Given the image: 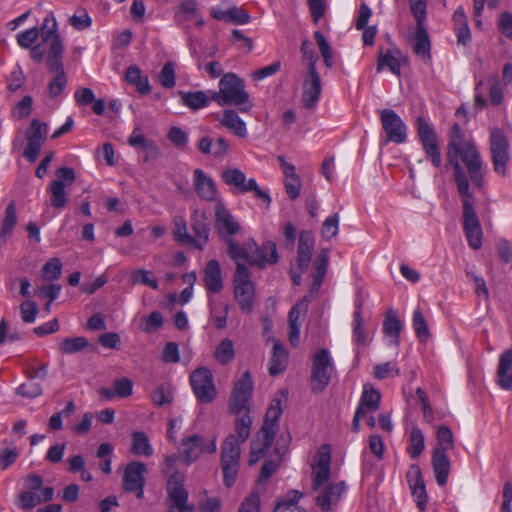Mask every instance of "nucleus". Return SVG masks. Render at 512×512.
<instances>
[{
  "instance_id": "4be33fe9",
  "label": "nucleus",
  "mask_w": 512,
  "mask_h": 512,
  "mask_svg": "<svg viewBox=\"0 0 512 512\" xmlns=\"http://www.w3.org/2000/svg\"><path fill=\"white\" fill-rule=\"evenodd\" d=\"M321 79L316 69H309L303 81L302 102L306 108L314 107L321 95Z\"/></svg>"
},
{
  "instance_id": "13d9d810",
  "label": "nucleus",
  "mask_w": 512,
  "mask_h": 512,
  "mask_svg": "<svg viewBox=\"0 0 512 512\" xmlns=\"http://www.w3.org/2000/svg\"><path fill=\"white\" fill-rule=\"evenodd\" d=\"M314 38L318 45V48L320 50L321 56L324 59V63L328 68L333 67L334 60H333V53L331 46L325 36L320 31L314 32Z\"/></svg>"
},
{
  "instance_id": "cd10ccee",
  "label": "nucleus",
  "mask_w": 512,
  "mask_h": 512,
  "mask_svg": "<svg viewBox=\"0 0 512 512\" xmlns=\"http://www.w3.org/2000/svg\"><path fill=\"white\" fill-rule=\"evenodd\" d=\"M309 299L307 296L300 299L289 312V341L293 346H297L300 339L301 315H305L308 310Z\"/></svg>"
},
{
  "instance_id": "58836bf2",
  "label": "nucleus",
  "mask_w": 512,
  "mask_h": 512,
  "mask_svg": "<svg viewBox=\"0 0 512 512\" xmlns=\"http://www.w3.org/2000/svg\"><path fill=\"white\" fill-rule=\"evenodd\" d=\"M432 467L437 484L444 486L447 483L451 467V462L447 454L440 451H433Z\"/></svg>"
},
{
  "instance_id": "3c124183",
  "label": "nucleus",
  "mask_w": 512,
  "mask_h": 512,
  "mask_svg": "<svg viewBox=\"0 0 512 512\" xmlns=\"http://www.w3.org/2000/svg\"><path fill=\"white\" fill-rule=\"evenodd\" d=\"M425 448V438L422 431L417 427H413L409 436V445L407 451L411 458H418Z\"/></svg>"
},
{
  "instance_id": "f257e3e1",
  "label": "nucleus",
  "mask_w": 512,
  "mask_h": 512,
  "mask_svg": "<svg viewBox=\"0 0 512 512\" xmlns=\"http://www.w3.org/2000/svg\"><path fill=\"white\" fill-rule=\"evenodd\" d=\"M446 156L454 169V180L460 196L472 194L469 179L474 186L483 187L487 166L475 141L467 139L457 123L452 127Z\"/></svg>"
},
{
  "instance_id": "7ed1b4c3",
  "label": "nucleus",
  "mask_w": 512,
  "mask_h": 512,
  "mask_svg": "<svg viewBox=\"0 0 512 512\" xmlns=\"http://www.w3.org/2000/svg\"><path fill=\"white\" fill-rule=\"evenodd\" d=\"M234 299L244 313H251L255 302V286L244 264H238L233 280Z\"/></svg>"
},
{
  "instance_id": "20e7f679",
  "label": "nucleus",
  "mask_w": 512,
  "mask_h": 512,
  "mask_svg": "<svg viewBox=\"0 0 512 512\" xmlns=\"http://www.w3.org/2000/svg\"><path fill=\"white\" fill-rule=\"evenodd\" d=\"M239 441L234 434L226 437L221 451V466L223 480L226 487H232L236 481L239 470L241 448Z\"/></svg>"
},
{
  "instance_id": "69168bd1",
  "label": "nucleus",
  "mask_w": 512,
  "mask_h": 512,
  "mask_svg": "<svg viewBox=\"0 0 512 512\" xmlns=\"http://www.w3.org/2000/svg\"><path fill=\"white\" fill-rule=\"evenodd\" d=\"M409 6L411 13L416 20V26H425V20L427 17L426 0H409Z\"/></svg>"
},
{
  "instance_id": "c85d7f7f",
  "label": "nucleus",
  "mask_w": 512,
  "mask_h": 512,
  "mask_svg": "<svg viewBox=\"0 0 512 512\" xmlns=\"http://www.w3.org/2000/svg\"><path fill=\"white\" fill-rule=\"evenodd\" d=\"M250 255V264L259 267L276 263L278 260L277 248L273 242H267L260 247L254 242V247L253 250L250 251Z\"/></svg>"
},
{
  "instance_id": "c756f323",
  "label": "nucleus",
  "mask_w": 512,
  "mask_h": 512,
  "mask_svg": "<svg viewBox=\"0 0 512 512\" xmlns=\"http://www.w3.org/2000/svg\"><path fill=\"white\" fill-rule=\"evenodd\" d=\"M288 399V392L286 390H281L276 393L274 396L270 407L266 412L265 421L263 426L265 429H271L277 431L278 429V420L283 413V407L286 404Z\"/></svg>"
},
{
  "instance_id": "864d4df0",
  "label": "nucleus",
  "mask_w": 512,
  "mask_h": 512,
  "mask_svg": "<svg viewBox=\"0 0 512 512\" xmlns=\"http://www.w3.org/2000/svg\"><path fill=\"white\" fill-rule=\"evenodd\" d=\"M452 449H454V436L451 429L447 426H440L437 431V447L434 451L447 454Z\"/></svg>"
},
{
  "instance_id": "4c0bfd02",
  "label": "nucleus",
  "mask_w": 512,
  "mask_h": 512,
  "mask_svg": "<svg viewBox=\"0 0 512 512\" xmlns=\"http://www.w3.org/2000/svg\"><path fill=\"white\" fill-rule=\"evenodd\" d=\"M402 330V322L393 310L386 313L383 323V333L388 338V344L392 346H399L400 333Z\"/></svg>"
},
{
  "instance_id": "2f4dec72",
  "label": "nucleus",
  "mask_w": 512,
  "mask_h": 512,
  "mask_svg": "<svg viewBox=\"0 0 512 512\" xmlns=\"http://www.w3.org/2000/svg\"><path fill=\"white\" fill-rule=\"evenodd\" d=\"M203 279L208 292L216 294L223 289L222 270L217 260L212 259L207 262Z\"/></svg>"
},
{
  "instance_id": "680f3d73",
  "label": "nucleus",
  "mask_w": 512,
  "mask_h": 512,
  "mask_svg": "<svg viewBox=\"0 0 512 512\" xmlns=\"http://www.w3.org/2000/svg\"><path fill=\"white\" fill-rule=\"evenodd\" d=\"M69 24L76 30H84L92 25V19L84 8H79L69 17Z\"/></svg>"
},
{
  "instance_id": "473e14b6",
  "label": "nucleus",
  "mask_w": 512,
  "mask_h": 512,
  "mask_svg": "<svg viewBox=\"0 0 512 512\" xmlns=\"http://www.w3.org/2000/svg\"><path fill=\"white\" fill-rule=\"evenodd\" d=\"M178 95L180 96L182 105L193 111L203 109L214 101L212 98V91H179Z\"/></svg>"
},
{
  "instance_id": "a19ab883",
  "label": "nucleus",
  "mask_w": 512,
  "mask_h": 512,
  "mask_svg": "<svg viewBox=\"0 0 512 512\" xmlns=\"http://www.w3.org/2000/svg\"><path fill=\"white\" fill-rule=\"evenodd\" d=\"M352 337L353 341L358 346H364L368 343V335L364 327V320L362 318V302H355V310L353 313L352 322Z\"/></svg>"
},
{
  "instance_id": "423d86ee",
  "label": "nucleus",
  "mask_w": 512,
  "mask_h": 512,
  "mask_svg": "<svg viewBox=\"0 0 512 512\" xmlns=\"http://www.w3.org/2000/svg\"><path fill=\"white\" fill-rule=\"evenodd\" d=\"M489 151L494 171L504 175L510 159V145L505 133L498 127L490 131Z\"/></svg>"
},
{
  "instance_id": "8fccbe9b",
  "label": "nucleus",
  "mask_w": 512,
  "mask_h": 512,
  "mask_svg": "<svg viewBox=\"0 0 512 512\" xmlns=\"http://www.w3.org/2000/svg\"><path fill=\"white\" fill-rule=\"evenodd\" d=\"M173 237L174 240L182 245H192V235L188 232L186 219L177 215L173 218Z\"/></svg>"
},
{
  "instance_id": "39448f33",
  "label": "nucleus",
  "mask_w": 512,
  "mask_h": 512,
  "mask_svg": "<svg viewBox=\"0 0 512 512\" xmlns=\"http://www.w3.org/2000/svg\"><path fill=\"white\" fill-rule=\"evenodd\" d=\"M334 365L327 349L318 350L312 360L311 367V389L315 393H320L329 385Z\"/></svg>"
},
{
  "instance_id": "e433bc0d",
  "label": "nucleus",
  "mask_w": 512,
  "mask_h": 512,
  "mask_svg": "<svg viewBox=\"0 0 512 512\" xmlns=\"http://www.w3.org/2000/svg\"><path fill=\"white\" fill-rule=\"evenodd\" d=\"M228 313L229 305L227 303L209 298V321L216 329L223 330L226 328Z\"/></svg>"
},
{
  "instance_id": "0eeeda50",
  "label": "nucleus",
  "mask_w": 512,
  "mask_h": 512,
  "mask_svg": "<svg viewBox=\"0 0 512 512\" xmlns=\"http://www.w3.org/2000/svg\"><path fill=\"white\" fill-rule=\"evenodd\" d=\"M463 208V230L472 249H479L482 245V228L474 209L472 194L461 196Z\"/></svg>"
},
{
  "instance_id": "a878e982",
  "label": "nucleus",
  "mask_w": 512,
  "mask_h": 512,
  "mask_svg": "<svg viewBox=\"0 0 512 512\" xmlns=\"http://www.w3.org/2000/svg\"><path fill=\"white\" fill-rule=\"evenodd\" d=\"M54 489L52 487H44L40 492L25 491L18 495L15 504L24 511H28L37 505L52 500Z\"/></svg>"
},
{
  "instance_id": "f8f14e48",
  "label": "nucleus",
  "mask_w": 512,
  "mask_h": 512,
  "mask_svg": "<svg viewBox=\"0 0 512 512\" xmlns=\"http://www.w3.org/2000/svg\"><path fill=\"white\" fill-rule=\"evenodd\" d=\"M190 384L198 400L202 403L212 402L217 390L213 382L212 372L205 367L196 369L190 375Z\"/></svg>"
},
{
  "instance_id": "f704fd0d",
  "label": "nucleus",
  "mask_w": 512,
  "mask_h": 512,
  "mask_svg": "<svg viewBox=\"0 0 512 512\" xmlns=\"http://www.w3.org/2000/svg\"><path fill=\"white\" fill-rule=\"evenodd\" d=\"M381 394L380 392L374 388V386L370 383H366L363 386V391L359 400V404L357 406V410L362 413L368 414L373 413L378 410L380 406Z\"/></svg>"
},
{
  "instance_id": "7c9ffc66",
  "label": "nucleus",
  "mask_w": 512,
  "mask_h": 512,
  "mask_svg": "<svg viewBox=\"0 0 512 512\" xmlns=\"http://www.w3.org/2000/svg\"><path fill=\"white\" fill-rule=\"evenodd\" d=\"M497 384L503 390H512V348L499 356Z\"/></svg>"
},
{
  "instance_id": "c9c22d12",
  "label": "nucleus",
  "mask_w": 512,
  "mask_h": 512,
  "mask_svg": "<svg viewBox=\"0 0 512 512\" xmlns=\"http://www.w3.org/2000/svg\"><path fill=\"white\" fill-rule=\"evenodd\" d=\"M315 240L310 232L303 231L299 237L297 265L301 270H305L311 261L314 251Z\"/></svg>"
},
{
  "instance_id": "5fc2aeb1",
  "label": "nucleus",
  "mask_w": 512,
  "mask_h": 512,
  "mask_svg": "<svg viewBox=\"0 0 512 512\" xmlns=\"http://www.w3.org/2000/svg\"><path fill=\"white\" fill-rule=\"evenodd\" d=\"M396 54H399V52H393L388 50L384 54L381 53L377 61V70L380 71L384 67H388L393 74L399 75L401 64Z\"/></svg>"
},
{
  "instance_id": "ddd939ff",
  "label": "nucleus",
  "mask_w": 512,
  "mask_h": 512,
  "mask_svg": "<svg viewBox=\"0 0 512 512\" xmlns=\"http://www.w3.org/2000/svg\"><path fill=\"white\" fill-rule=\"evenodd\" d=\"M48 127L46 123H41L38 119H33L26 131L27 145L23 152V157L29 162H35L39 156L40 150L47 138Z\"/></svg>"
},
{
  "instance_id": "37998d69",
  "label": "nucleus",
  "mask_w": 512,
  "mask_h": 512,
  "mask_svg": "<svg viewBox=\"0 0 512 512\" xmlns=\"http://www.w3.org/2000/svg\"><path fill=\"white\" fill-rule=\"evenodd\" d=\"M125 80L128 84L135 86L137 92L141 95H147L151 92L148 77L143 76L141 69L136 65L127 68Z\"/></svg>"
},
{
  "instance_id": "c03bdc74",
  "label": "nucleus",
  "mask_w": 512,
  "mask_h": 512,
  "mask_svg": "<svg viewBox=\"0 0 512 512\" xmlns=\"http://www.w3.org/2000/svg\"><path fill=\"white\" fill-rule=\"evenodd\" d=\"M288 362V355L279 340H275L273 343L272 357L269 366L270 375H278L282 373Z\"/></svg>"
},
{
  "instance_id": "bf43d9fd",
  "label": "nucleus",
  "mask_w": 512,
  "mask_h": 512,
  "mask_svg": "<svg viewBox=\"0 0 512 512\" xmlns=\"http://www.w3.org/2000/svg\"><path fill=\"white\" fill-rule=\"evenodd\" d=\"M328 251L322 250L314 262L313 278H316V286L321 285L328 267Z\"/></svg>"
},
{
  "instance_id": "6ab92c4d",
  "label": "nucleus",
  "mask_w": 512,
  "mask_h": 512,
  "mask_svg": "<svg viewBox=\"0 0 512 512\" xmlns=\"http://www.w3.org/2000/svg\"><path fill=\"white\" fill-rule=\"evenodd\" d=\"M190 225L193 231L192 246L203 250L210 236V221L206 212L201 209H194L190 216Z\"/></svg>"
},
{
  "instance_id": "052dcab7",
  "label": "nucleus",
  "mask_w": 512,
  "mask_h": 512,
  "mask_svg": "<svg viewBox=\"0 0 512 512\" xmlns=\"http://www.w3.org/2000/svg\"><path fill=\"white\" fill-rule=\"evenodd\" d=\"M62 263L59 258L49 259L42 268V276L45 280L54 281L60 278Z\"/></svg>"
},
{
  "instance_id": "de8ad7c7",
  "label": "nucleus",
  "mask_w": 512,
  "mask_h": 512,
  "mask_svg": "<svg viewBox=\"0 0 512 512\" xmlns=\"http://www.w3.org/2000/svg\"><path fill=\"white\" fill-rule=\"evenodd\" d=\"M234 357L235 349L233 341L228 338L223 339L215 348V360L222 365H226L232 362Z\"/></svg>"
},
{
  "instance_id": "79ce46f5",
  "label": "nucleus",
  "mask_w": 512,
  "mask_h": 512,
  "mask_svg": "<svg viewBox=\"0 0 512 512\" xmlns=\"http://www.w3.org/2000/svg\"><path fill=\"white\" fill-rule=\"evenodd\" d=\"M430 39L425 26H416L415 35L413 38V51L417 56H420L424 61L431 59L430 54Z\"/></svg>"
},
{
  "instance_id": "1a4fd4ad",
  "label": "nucleus",
  "mask_w": 512,
  "mask_h": 512,
  "mask_svg": "<svg viewBox=\"0 0 512 512\" xmlns=\"http://www.w3.org/2000/svg\"><path fill=\"white\" fill-rule=\"evenodd\" d=\"M55 174L57 178L50 183L48 192L51 195V205L62 209L67 204L66 187L75 181L76 174L74 169L65 166L58 168Z\"/></svg>"
},
{
  "instance_id": "2eb2a0df",
  "label": "nucleus",
  "mask_w": 512,
  "mask_h": 512,
  "mask_svg": "<svg viewBox=\"0 0 512 512\" xmlns=\"http://www.w3.org/2000/svg\"><path fill=\"white\" fill-rule=\"evenodd\" d=\"M312 490L318 491L326 484L331 475V453L329 446L323 445L314 457L311 465Z\"/></svg>"
},
{
  "instance_id": "412c9836",
  "label": "nucleus",
  "mask_w": 512,
  "mask_h": 512,
  "mask_svg": "<svg viewBox=\"0 0 512 512\" xmlns=\"http://www.w3.org/2000/svg\"><path fill=\"white\" fill-rule=\"evenodd\" d=\"M167 492L173 505L167 512H192L193 506L187 504L188 494L180 483V477L174 475L168 480Z\"/></svg>"
},
{
  "instance_id": "09e8293b",
  "label": "nucleus",
  "mask_w": 512,
  "mask_h": 512,
  "mask_svg": "<svg viewBox=\"0 0 512 512\" xmlns=\"http://www.w3.org/2000/svg\"><path fill=\"white\" fill-rule=\"evenodd\" d=\"M131 451L133 454L138 456L149 457L153 454V448L145 433L140 431L133 433Z\"/></svg>"
},
{
  "instance_id": "603ef678",
  "label": "nucleus",
  "mask_w": 512,
  "mask_h": 512,
  "mask_svg": "<svg viewBox=\"0 0 512 512\" xmlns=\"http://www.w3.org/2000/svg\"><path fill=\"white\" fill-rule=\"evenodd\" d=\"M236 416L237 419L235 421V436L239 443H244L250 436L252 418L250 413L247 412Z\"/></svg>"
},
{
  "instance_id": "bb28decb",
  "label": "nucleus",
  "mask_w": 512,
  "mask_h": 512,
  "mask_svg": "<svg viewBox=\"0 0 512 512\" xmlns=\"http://www.w3.org/2000/svg\"><path fill=\"white\" fill-rule=\"evenodd\" d=\"M346 489L347 487L344 481L329 484L317 496L316 502L318 506L324 511L331 510L332 507L340 501Z\"/></svg>"
},
{
  "instance_id": "a18cd8bd",
  "label": "nucleus",
  "mask_w": 512,
  "mask_h": 512,
  "mask_svg": "<svg viewBox=\"0 0 512 512\" xmlns=\"http://www.w3.org/2000/svg\"><path fill=\"white\" fill-rule=\"evenodd\" d=\"M224 242L227 245V253L229 257L234 260L237 265L242 264V261L250 263V251H252L254 247L253 240L247 241L243 246H239L233 239H228Z\"/></svg>"
},
{
  "instance_id": "49530a36",
  "label": "nucleus",
  "mask_w": 512,
  "mask_h": 512,
  "mask_svg": "<svg viewBox=\"0 0 512 512\" xmlns=\"http://www.w3.org/2000/svg\"><path fill=\"white\" fill-rule=\"evenodd\" d=\"M17 224L16 207L11 202L5 209V215L0 222V244H4L13 233Z\"/></svg>"
},
{
  "instance_id": "ea45409f",
  "label": "nucleus",
  "mask_w": 512,
  "mask_h": 512,
  "mask_svg": "<svg viewBox=\"0 0 512 512\" xmlns=\"http://www.w3.org/2000/svg\"><path fill=\"white\" fill-rule=\"evenodd\" d=\"M452 19L458 44L466 45L471 40V33L464 9L458 7L453 13Z\"/></svg>"
},
{
  "instance_id": "774afa93",
  "label": "nucleus",
  "mask_w": 512,
  "mask_h": 512,
  "mask_svg": "<svg viewBox=\"0 0 512 512\" xmlns=\"http://www.w3.org/2000/svg\"><path fill=\"white\" fill-rule=\"evenodd\" d=\"M158 80L164 88L171 89L175 86V68L172 62L165 63L158 75Z\"/></svg>"
},
{
  "instance_id": "72a5a7b5",
  "label": "nucleus",
  "mask_w": 512,
  "mask_h": 512,
  "mask_svg": "<svg viewBox=\"0 0 512 512\" xmlns=\"http://www.w3.org/2000/svg\"><path fill=\"white\" fill-rule=\"evenodd\" d=\"M220 125L230 130L239 138H245L248 135L247 126L244 120L240 118L238 113L232 109L223 111L220 117H217Z\"/></svg>"
},
{
  "instance_id": "6e6552de",
  "label": "nucleus",
  "mask_w": 512,
  "mask_h": 512,
  "mask_svg": "<svg viewBox=\"0 0 512 512\" xmlns=\"http://www.w3.org/2000/svg\"><path fill=\"white\" fill-rule=\"evenodd\" d=\"M216 450V437H212L209 441L205 442L202 436L195 434L182 440L180 456L182 461L189 465L195 462L202 453L213 454Z\"/></svg>"
},
{
  "instance_id": "338daca9",
  "label": "nucleus",
  "mask_w": 512,
  "mask_h": 512,
  "mask_svg": "<svg viewBox=\"0 0 512 512\" xmlns=\"http://www.w3.org/2000/svg\"><path fill=\"white\" fill-rule=\"evenodd\" d=\"M400 375V369L391 362L377 364L373 370V376L378 380L387 377H397Z\"/></svg>"
},
{
  "instance_id": "b1692460",
  "label": "nucleus",
  "mask_w": 512,
  "mask_h": 512,
  "mask_svg": "<svg viewBox=\"0 0 512 512\" xmlns=\"http://www.w3.org/2000/svg\"><path fill=\"white\" fill-rule=\"evenodd\" d=\"M277 431L271 429H265V426H262L261 431L256 435V437L251 442V450L249 454V465H255L260 459H262L267 451V449L271 446L275 434Z\"/></svg>"
},
{
  "instance_id": "f3484780",
  "label": "nucleus",
  "mask_w": 512,
  "mask_h": 512,
  "mask_svg": "<svg viewBox=\"0 0 512 512\" xmlns=\"http://www.w3.org/2000/svg\"><path fill=\"white\" fill-rule=\"evenodd\" d=\"M214 225L218 236L223 241L232 239V237L236 235L241 229L239 222L222 202H218L215 206Z\"/></svg>"
},
{
  "instance_id": "e2e57ef3",
  "label": "nucleus",
  "mask_w": 512,
  "mask_h": 512,
  "mask_svg": "<svg viewBox=\"0 0 512 512\" xmlns=\"http://www.w3.org/2000/svg\"><path fill=\"white\" fill-rule=\"evenodd\" d=\"M39 38V29L32 27L19 32L16 35L17 44L23 49H29Z\"/></svg>"
},
{
  "instance_id": "6e6d98bb",
  "label": "nucleus",
  "mask_w": 512,
  "mask_h": 512,
  "mask_svg": "<svg viewBox=\"0 0 512 512\" xmlns=\"http://www.w3.org/2000/svg\"><path fill=\"white\" fill-rule=\"evenodd\" d=\"M88 344V340L85 337H68L61 341L59 350L63 354H74L84 350Z\"/></svg>"
},
{
  "instance_id": "f03ea898",
  "label": "nucleus",
  "mask_w": 512,
  "mask_h": 512,
  "mask_svg": "<svg viewBox=\"0 0 512 512\" xmlns=\"http://www.w3.org/2000/svg\"><path fill=\"white\" fill-rule=\"evenodd\" d=\"M218 86V91H212V98L219 106H237L244 113L252 109L253 103L245 90L244 81L235 73L224 74Z\"/></svg>"
},
{
  "instance_id": "4d7b16f0",
  "label": "nucleus",
  "mask_w": 512,
  "mask_h": 512,
  "mask_svg": "<svg viewBox=\"0 0 512 512\" xmlns=\"http://www.w3.org/2000/svg\"><path fill=\"white\" fill-rule=\"evenodd\" d=\"M412 326L416 336L421 340H427L430 336L427 321L419 307L413 311Z\"/></svg>"
},
{
  "instance_id": "aec40b11",
  "label": "nucleus",
  "mask_w": 512,
  "mask_h": 512,
  "mask_svg": "<svg viewBox=\"0 0 512 512\" xmlns=\"http://www.w3.org/2000/svg\"><path fill=\"white\" fill-rule=\"evenodd\" d=\"M406 478L417 507L420 511H424L428 497L420 467L416 464L411 465L406 473Z\"/></svg>"
},
{
  "instance_id": "a211bd4d",
  "label": "nucleus",
  "mask_w": 512,
  "mask_h": 512,
  "mask_svg": "<svg viewBox=\"0 0 512 512\" xmlns=\"http://www.w3.org/2000/svg\"><path fill=\"white\" fill-rule=\"evenodd\" d=\"M146 465L142 462H131L126 466L123 476V489L135 492L137 498L144 495Z\"/></svg>"
},
{
  "instance_id": "9b49d317",
  "label": "nucleus",
  "mask_w": 512,
  "mask_h": 512,
  "mask_svg": "<svg viewBox=\"0 0 512 512\" xmlns=\"http://www.w3.org/2000/svg\"><path fill=\"white\" fill-rule=\"evenodd\" d=\"M253 390L252 380L249 372H245L241 378L235 383L231 398L229 401V409L232 414L241 415L250 413L249 400Z\"/></svg>"
},
{
  "instance_id": "393cba45",
  "label": "nucleus",
  "mask_w": 512,
  "mask_h": 512,
  "mask_svg": "<svg viewBox=\"0 0 512 512\" xmlns=\"http://www.w3.org/2000/svg\"><path fill=\"white\" fill-rule=\"evenodd\" d=\"M193 187L197 195L205 201H213L216 198L217 189L214 180L202 169L193 171Z\"/></svg>"
},
{
  "instance_id": "0e129e2a",
  "label": "nucleus",
  "mask_w": 512,
  "mask_h": 512,
  "mask_svg": "<svg viewBox=\"0 0 512 512\" xmlns=\"http://www.w3.org/2000/svg\"><path fill=\"white\" fill-rule=\"evenodd\" d=\"M132 284H143L151 287L154 290L158 289L157 280L152 277V273L145 269H137L131 275Z\"/></svg>"
},
{
  "instance_id": "9d476101",
  "label": "nucleus",
  "mask_w": 512,
  "mask_h": 512,
  "mask_svg": "<svg viewBox=\"0 0 512 512\" xmlns=\"http://www.w3.org/2000/svg\"><path fill=\"white\" fill-rule=\"evenodd\" d=\"M222 180L227 185L233 186L237 192H254L257 198L263 199L267 205L271 203L269 194L259 188L254 178L246 179L245 174L239 169H228L222 173Z\"/></svg>"
},
{
  "instance_id": "5701e85b",
  "label": "nucleus",
  "mask_w": 512,
  "mask_h": 512,
  "mask_svg": "<svg viewBox=\"0 0 512 512\" xmlns=\"http://www.w3.org/2000/svg\"><path fill=\"white\" fill-rule=\"evenodd\" d=\"M46 62L49 71L54 74L53 79L48 85V92L50 97L55 98L63 93L67 85V75L64 71L62 56L47 58Z\"/></svg>"
},
{
  "instance_id": "4468645a",
  "label": "nucleus",
  "mask_w": 512,
  "mask_h": 512,
  "mask_svg": "<svg viewBox=\"0 0 512 512\" xmlns=\"http://www.w3.org/2000/svg\"><path fill=\"white\" fill-rule=\"evenodd\" d=\"M39 35L42 41L48 44L47 58L61 57L63 53V42L58 32V24L53 13H48L41 24Z\"/></svg>"
},
{
  "instance_id": "dca6fc26",
  "label": "nucleus",
  "mask_w": 512,
  "mask_h": 512,
  "mask_svg": "<svg viewBox=\"0 0 512 512\" xmlns=\"http://www.w3.org/2000/svg\"><path fill=\"white\" fill-rule=\"evenodd\" d=\"M380 120L388 142L397 144L406 142L407 126L394 110L383 109L380 112Z\"/></svg>"
}]
</instances>
